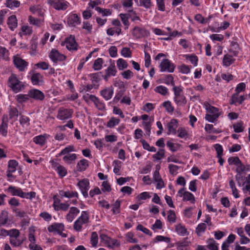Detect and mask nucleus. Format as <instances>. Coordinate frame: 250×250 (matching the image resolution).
Here are the masks:
<instances>
[{
  "instance_id": "bb28decb",
  "label": "nucleus",
  "mask_w": 250,
  "mask_h": 250,
  "mask_svg": "<svg viewBox=\"0 0 250 250\" xmlns=\"http://www.w3.org/2000/svg\"><path fill=\"white\" fill-rule=\"evenodd\" d=\"M132 34L136 38H140L146 34V31L140 27H135L132 31Z\"/></svg>"
},
{
  "instance_id": "4468645a",
  "label": "nucleus",
  "mask_w": 250,
  "mask_h": 250,
  "mask_svg": "<svg viewBox=\"0 0 250 250\" xmlns=\"http://www.w3.org/2000/svg\"><path fill=\"white\" fill-rule=\"evenodd\" d=\"M159 167L157 168L153 174V181L156 184V188L161 189L165 186L164 181L159 172Z\"/></svg>"
},
{
  "instance_id": "6e6d98bb",
  "label": "nucleus",
  "mask_w": 250,
  "mask_h": 250,
  "mask_svg": "<svg viewBox=\"0 0 250 250\" xmlns=\"http://www.w3.org/2000/svg\"><path fill=\"white\" fill-rule=\"evenodd\" d=\"M20 124L23 127H28L30 125V119L29 118L25 116H21L19 120Z\"/></svg>"
},
{
  "instance_id": "052dcab7",
  "label": "nucleus",
  "mask_w": 250,
  "mask_h": 250,
  "mask_svg": "<svg viewBox=\"0 0 250 250\" xmlns=\"http://www.w3.org/2000/svg\"><path fill=\"white\" fill-rule=\"evenodd\" d=\"M95 10L103 16H107L111 14V12L109 9H102L99 7H96Z\"/></svg>"
},
{
  "instance_id": "680f3d73",
  "label": "nucleus",
  "mask_w": 250,
  "mask_h": 250,
  "mask_svg": "<svg viewBox=\"0 0 250 250\" xmlns=\"http://www.w3.org/2000/svg\"><path fill=\"white\" fill-rule=\"evenodd\" d=\"M206 228L207 226L205 223H202L199 224L196 229V231L197 234L198 235H200L205 231Z\"/></svg>"
},
{
  "instance_id": "393cba45",
  "label": "nucleus",
  "mask_w": 250,
  "mask_h": 250,
  "mask_svg": "<svg viewBox=\"0 0 250 250\" xmlns=\"http://www.w3.org/2000/svg\"><path fill=\"white\" fill-rule=\"evenodd\" d=\"M105 71V74L104 76V79L106 81L108 80L109 77L111 76H115L117 72L116 67L114 64L110 65Z\"/></svg>"
},
{
  "instance_id": "20e7f679",
  "label": "nucleus",
  "mask_w": 250,
  "mask_h": 250,
  "mask_svg": "<svg viewBox=\"0 0 250 250\" xmlns=\"http://www.w3.org/2000/svg\"><path fill=\"white\" fill-rule=\"evenodd\" d=\"M89 215L85 211H83L81 216L76 220L74 224V229L76 231H80L82 229L83 225L88 222Z\"/></svg>"
},
{
  "instance_id": "79ce46f5",
  "label": "nucleus",
  "mask_w": 250,
  "mask_h": 250,
  "mask_svg": "<svg viewBox=\"0 0 250 250\" xmlns=\"http://www.w3.org/2000/svg\"><path fill=\"white\" fill-rule=\"evenodd\" d=\"M120 120L115 117H111L107 122L106 126L109 128H113L119 124Z\"/></svg>"
},
{
  "instance_id": "2f4dec72",
  "label": "nucleus",
  "mask_w": 250,
  "mask_h": 250,
  "mask_svg": "<svg viewBox=\"0 0 250 250\" xmlns=\"http://www.w3.org/2000/svg\"><path fill=\"white\" fill-rule=\"evenodd\" d=\"M8 213L6 210H2L0 213V226L5 225L8 221Z\"/></svg>"
},
{
  "instance_id": "0eeeda50",
  "label": "nucleus",
  "mask_w": 250,
  "mask_h": 250,
  "mask_svg": "<svg viewBox=\"0 0 250 250\" xmlns=\"http://www.w3.org/2000/svg\"><path fill=\"white\" fill-rule=\"evenodd\" d=\"M160 71L172 73L174 71L175 65L167 59H164L160 64Z\"/></svg>"
},
{
  "instance_id": "864d4df0",
  "label": "nucleus",
  "mask_w": 250,
  "mask_h": 250,
  "mask_svg": "<svg viewBox=\"0 0 250 250\" xmlns=\"http://www.w3.org/2000/svg\"><path fill=\"white\" fill-rule=\"evenodd\" d=\"M163 106L166 109L167 112L172 113L174 110V107L172 105L171 103L169 101H165L163 103Z\"/></svg>"
},
{
  "instance_id": "f257e3e1",
  "label": "nucleus",
  "mask_w": 250,
  "mask_h": 250,
  "mask_svg": "<svg viewBox=\"0 0 250 250\" xmlns=\"http://www.w3.org/2000/svg\"><path fill=\"white\" fill-rule=\"evenodd\" d=\"M7 85L13 91L18 93L24 88V84L20 81L16 74H12L8 78Z\"/></svg>"
},
{
  "instance_id": "37998d69",
  "label": "nucleus",
  "mask_w": 250,
  "mask_h": 250,
  "mask_svg": "<svg viewBox=\"0 0 250 250\" xmlns=\"http://www.w3.org/2000/svg\"><path fill=\"white\" fill-rule=\"evenodd\" d=\"M235 59H234L232 56L229 55H226L223 58V63L224 65L229 66L233 63Z\"/></svg>"
},
{
  "instance_id": "a211bd4d",
  "label": "nucleus",
  "mask_w": 250,
  "mask_h": 250,
  "mask_svg": "<svg viewBox=\"0 0 250 250\" xmlns=\"http://www.w3.org/2000/svg\"><path fill=\"white\" fill-rule=\"evenodd\" d=\"M80 213V210L76 207L70 208L69 212L65 216V219L68 222H72Z\"/></svg>"
},
{
  "instance_id": "4be33fe9",
  "label": "nucleus",
  "mask_w": 250,
  "mask_h": 250,
  "mask_svg": "<svg viewBox=\"0 0 250 250\" xmlns=\"http://www.w3.org/2000/svg\"><path fill=\"white\" fill-rule=\"evenodd\" d=\"M64 225L62 223H54L48 227V230L51 232L61 233L64 230Z\"/></svg>"
},
{
  "instance_id": "a878e982",
  "label": "nucleus",
  "mask_w": 250,
  "mask_h": 250,
  "mask_svg": "<svg viewBox=\"0 0 250 250\" xmlns=\"http://www.w3.org/2000/svg\"><path fill=\"white\" fill-rule=\"evenodd\" d=\"M49 136V135L47 134L37 136L33 138V142L36 144H38L40 146H43L45 144L46 141Z\"/></svg>"
},
{
  "instance_id": "1a4fd4ad",
  "label": "nucleus",
  "mask_w": 250,
  "mask_h": 250,
  "mask_svg": "<svg viewBox=\"0 0 250 250\" xmlns=\"http://www.w3.org/2000/svg\"><path fill=\"white\" fill-rule=\"evenodd\" d=\"M73 110L70 109L61 107L58 112L57 117L61 120H66L72 117Z\"/></svg>"
},
{
  "instance_id": "72a5a7b5",
  "label": "nucleus",
  "mask_w": 250,
  "mask_h": 250,
  "mask_svg": "<svg viewBox=\"0 0 250 250\" xmlns=\"http://www.w3.org/2000/svg\"><path fill=\"white\" fill-rule=\"evenodd\" d=\"M177 133H178V137L180 138L186 139L188 138L189 134L188 131L185 127H179L177 131Z\"/></svg>"
},
{
  "instance_id": "423d86ee",
  "label": "nucleus",
  "mask_w": 250,
  "mask_h": 250,
  "mask_svg": "<svg viewBox=\"0 0 250 250\" xmlns=\"http://www.w3.org/2000/svg\"><path fill=\"white\" fill-rule=\"evenodd\" d=\"M100 238L101 242L109 248L120 246V243L116 239H111L105 234H101Z\"/></svg>"
},
{
  "instance_id": "dca6fc26",
  "label": "nucleus",
  "mask_w": 250,
  "mask_h": 250,
  "mask_svg": "<svg viewBox=\"0 0 250 250\" xmlns=\"http://www.w3.org/2000/svg\"><path fill=\"white\" fill-rule=\"evenodd\" d=\"M178 126V121L175 119H171L169 123L167 124L168 135L173 134L175 135L177 133V128Z\"/></svg>"
},
{
  "instance_id": "58836bf2",
  "label": "nucleus",
  "mask_w": 250,
  "mask_h": 250,
  "mask_svg": "<svg viewBox=\"0 0 250 250\" xmlns=\"http://www.w3.org/2000/svg\"><path fill=\"white\" fill-rule=\"evenodd\" d=\"M117 66L119 70H123L127 68L128 63L125 60L120 58L117 61Z\"/></svg>"
},
{
  "instance_id": "de8ad7c7",
  "label": "nucleus",
  "mask_w": 250,
  "mask_h": 250,
  "mask_svg": "<svg viewBox=\"0 0 250 250\" xmlns=\"http://www.w3.org/2000/svg\"><path fill=\"white\" fill-rule=\"evenodd\" d=\"M175 230L178 234L182 236L185 235L187 232V229L181 224H179L176 225Z\"/></svg>"
},
{
  "instance_id": "4c0bfd02",
  "label": "nucleus",
  "mask_w": 250,
  "mask_h": 250,
  "mask_svg": "<svg viewBox=\"0 0 250 250\" xmlns=\"http://www.w3.org/2000/svg\"><path fill=\"white\" fill-rule=\"evenodd\" d=\"M121 33L122 29L121 27H111L108 28L106 30V33L108 36H113L115 34H116L117 35H119Z\"/></svg>"
},
{
  "instance_id": "bf43d9fd",
  "label": "nucleus",
  "mask_w": 250,
  "mask_h": 250,
  "mask_svg": "<svg viewBox=\"0 0 250 250\" xmlns=\"http://www.w3.org/2000/svg\"><path fill=\"white\" fill-rule=\"evenodd\" d=\"M103 60L102 58H98L96 59L93 64V67L95 70H99L102 68Z\"/></svg>"
},
{
  "instance_id": "09e8293b",
  "label": "nucleus",
  "mask_w": 250,
  "mask_h": 250,
  "mask_svg": "<svg viewBox=\"0 0 250 250\" xmlns=\"http://www.w3.org/2000/svg\"><path fill=\"white\" fill-rule=\"evenodd\" d=\"M18 162L14 160H11L8 162V170L11 172H14L16 170L18 166Z\"/></svg>"
},
{
  "instance_id": "3c124183",
  "label": "nucleus",
  "mask_w": 250,
  "mask_h": 250,
  "mask_svg": "<svg viewBox=\"0 0 250 250\" xmlns=\"http://www.w3.org/2000/svg\"><path fill=\"white\" fill-rule=\"evenodd\" d=\"M29 98L30 97L28 92L27 94H20L16 96V99L17 101L19 103L25 102L26 101L29 100Z\"/></svg>"
},
{
  "instance_id": "b1692460",
  "label": "nucleus",
  "mask_w": 250,
  "mask_h": 250,
  "mask_svg": "<svg viewBox=\"0 0 250 250\" xmlns=\"http://www.w3.org/2000/svg\"><path fill=\"white\" fill-rule=\"evenodd\" d=\"M30 98L42 100L44 98L43 93L38 89H31L28 91Z\"/></svg>"
},
{
  "instance_id": "5fc2aeb1",
  "label": "nucleus",
  "mask_w": 250,
  "mask_h": 250,
  "mask_svg": "<svg viewBox=\"0 0 250 250\" xmlns=\"http://www.w3.org/2000/svg\"><path fill=\"white\" fill-rule=\"evenodd\" d=\"M165 155V151L164 149H160L156 153L152 156V158L155 160H160L163 159Z\"/></svg>"
},
{
  "instance_id": "a18cd8bd",
  "label": "nucleus",
  "mask_w": 250,
  "mask_h": 250,
  "mask_svg": "<svg viewBox=\"0 0 250 250\" xmlns=\"http://www.w3.org/2000/svg\"><path fill=\"white\" fill-rule=\"evenodd\" d=\"M5 4L7 7L14 9L20 6V2L17 0H7Z\"/></svg>"
},
{
  "instance_id": "f03ea898",
  "label": "nucleus",
  "mask_w": 250,
  "mask_h": 250,
  "mask_svg": "<svg viewBox=\"0 0 250 250\" xmlns=\"http://www.w3.org/2000/svg\"><path fill=\"white\" fill-rule=\"evenodd\" d=\"M20 234V231L17 229H10L9 242L14 247L20 246L25 240V238L21 237Z\"/></svg>"
},
{
  "instance_id": "5701e85b",
  "label": "nucleus",
  "mask_w": 250,
  "mask_h": 250,
  "mask_svg": "<svg viewBox=\"0 0 250 250\" xmlns=\"http://www.w3.org/2000/svg\"><path fill=\"white\" fill-rule=\"evenodd\" d=\"M28 21L31 25L38 28L42 27L44 25L43 19H37L32 16H28Z\"/></svg>"
},
{
  "instance_id": "aec40b11",
  "label": "nucleus",
  "mask_w": 250,
  "mask_h": 250,
  "mask_svg": "<svg viewBox=\"0 0 250 250\" xmlns=\"http://www.w3.org/2000/svg\"><path fill=\"white\" fill-rule=\"evenodd\" d=\"M101 96L106 101L110 100L114 93V89L112 86L104 88L100 91Z\"/></svg>"
},
{
  "instance_id": "338daca9",
  "label": "nucleus",
  "mask_w": 250,
  "mask_h": 250,
  "mask_svg": "<svg viewBox=\"0 0 250 250\" xmlns=\"http://www.w3.org/2000/svg\"><path fill=\"white\" fill-rule=\"evenodd\" d=\"M7 127L8 124L7 122H4V120H3L2 122L0 125V131L1 132L2 135L4 136H5L7 135Z\"/></svg>"
},
{
  "instance_id": "8fccbe9b",
  "label": "nucleus",
  "mask_w": 250,
  "mask_h": 250,
  "mask_svg": "<svg viewBox=\"0 0 250 250\" xmlns=\"http://www.w3.org/2000/svg\"><path fill=\"white\" fill-rule=\"evenodd\" d=\"M77 158L76 154L72 153L65 155L63 157V160L67 164H70L72 161L75 160Z\"/></svg>"
},
{
  "instance_id": "473e14b6",
  "label": "nucleus",
  "mask_w": 250,
  "mask_h": 250,
  "mask_svg": "<svg viewBox=\"0 0 250 250\" xmlns=\"http://www.w3.org/2000/svg\"><path fill=\"white\" fill-rule=\"evenodd\" d=\"M207 243V247L209 250H218L219 244L213 238L208 239Z\"/></svg>"
},
{
  "instance_id": "6ab92c4d",
  "label": "nucleus",
  "mask_w": 250,
  "mask_h": 250,
  "mask_svg": "<svg viewBox=\"0 0 250 250\" xmlns=\"http://www.w3.org/2000/svg\"><path fill=\"white\" fill-rule=\"evenodd\" d=\"M204 106L206 110H207V112L208 114L212 115L213 116H217L218 118L220 115L221 112L219 111L218 108L213 106H211L210 104H209L208 103H205L204 104Z\"/></svg>"
},
{
  "instance_id": "39448f33",
  "label": "nucleus",
  "mask_w": 250,
  "mask_h": 250,
  "mask_svg": "<svg viewBox=\"0 0 250 250\" xmlns=\"http://www.w3.org/2000/svg\"><path fill=\"white\" fill-rule=\"evenodd\" d=\"M47 3L58 10H64L68 6V3L64 0H47Z\"/></svg>"
},
{
  "instance_id": "603ef678",
  "label": "nucleus",
  "mask_w": 250,
  "mask_h": 250,
  "mask_svg": "<svg viewBox=\"0 0 250 250\" xmlns=\"http://www.w3.org/2000/svg\"><path fill=\"white\" fill-rule=\"evenodd\" d=\"M120 206L121 201L119 200H116V202L112 205V211L114 214H117L120 213Z\"/></svg>"
},
{
  "instance_id": "9d476101",
  "label": "nucleus",
  "mask_w": 250,
  "mask_h": 250,
  "mask_svg": "<svg viewBox=\"0 0 250 250\" xmlns=\"http://www.w3.org/2000/svg\"><path fill=\"white\" fill-rule=\"evenodd\" d=\"M77 186L79 188L85 198L88 196V191L89 189V182L88 180L84 179L79 181Z\"/></svg>"
},
{
  "instance_id": "13d9d810",
  "label": "nucleus",
  "mask_w": 250,
  "mask_h": 250,
  "mask_svg": "<svg viewBox=\"0 0 250 250\" xmlns=\"http://www.w3.org/2000/svg\"><path fill=\"white\" fill-rule=\"evenodd\" d=\"M233 128L235 132L240 133L243 132L244 129L243 122L240 121L234 124Z\"/></svg>"
},
{
  "instance_id": "0e129e2a",
  "label": "nucleus",
  "mask_w": 250,
  "mask_h": 250,
  "mask_svg": "<svg viewBox=\"0 0 250 250\" xmlns=\"http://www.w3.org/2000/svg\"><path fill=\"white\" fill-rule=\"evenodd\" d=\"M29 242H36V239L35 236V229L34 228H29V232L28 236Z\"/></svg>"
},
{
  "instance_id": "c756f323",
  "label": "nucleus",
  "mask_w": 250,
  "mask_h": 250,
  "mask_svg": "<svg viewBox=\"0 0 250 250\" xmlns=\"http://www.w3.org/2000/svg\"><path fill=\"white\" fill-rule=\"evenodd\" d=\"M245 100L244 96H239V94H233L231 97L230 104H234L235 103H239L241 104Z\"/></svg>"
},
{
  "instance_id": "e2e57ef3",
  "label": "nucleus",
  "mask_w": 250,
  "mask_h": 250,
  "mask_svg": "<svg viewBox=\"0 0 250 250\" xmlns=\"http://www.w3.org/2000/svg\"><path fill=\"white\" fill-rule=\"evenodd\" d=\"M179 71L185 74H188L190 72V67L186 64H182L178 67Z\"/></svg>"
},
{
  "instance_id": "6e6552de",
  "label": "nucleus",
  "mask_w": 250,
  "mask_h": 250,
  "mask_svg": "<svg viewBox=\"0 0 250 250\" xmlns=\"http://www.w3.org/2000/svg\"><path fill=\"white\" fill-rule=\"evenodd\" d=\"M13 63L16 67L21 71H23L27 67L28 63L21 59L19 55L13 57Z\"/></svg>"
},
{
  "instance_id": "c85d7f7f",
  "label": "nucleus",
  "mask_w": 250,
  "mask_h": 250,
  "mask_svg": "<svg viewBox=\"0 0 250 250\" xmlns=\"http://www.w3.org/2000/svg\"><path fill=\"white\" fill-rule=\"evenodd\" d=\"M9 51L6 48L0 46V61L9 60Z\"/></svg>"
},
{
  "instance_id": "412c9836",
  "label": "nucleus",
  "mask_w": 250,
  "mask_h": 250,
  "mask_svg": "<svg viewBox=\"0 0 250 250\" xmlns=\"http://www.w3.org/2000/svg\"><path fill=\"white\" fill-rule=\"evenodd\" d=\"M7 191L12 196H18L21 198L23 194V191L20 188L12 186L7 188Z\"/></svg>"
},
{
  "instance_id": "f8f14e48",
  "label": "nucleus",
  "mask_w": 250,
  "mask_h": 250,
  "mask_svg": "<svg viewBox=\"0 0 250 250\" xmlns=\"http://www.w3.org/2000/svg\"><path fill=\"white\" fill-rule=\"evenodd\" d=\"M62 45L65 46L69 50H76L77 49V44L74 37L72 35L66 38L65 41L62 42Z\"/></svg>"
},
{
  "instance_id": "f704fd0d",
  "label": "nucleus",
  "mask_w": 250,
  "mask_h": 250,
  "mask_svg": "<svg viewBox=\"0 0 250 250\" xmlns=\"http://www.w3.org/2000/svg\"><path fill=\"white\" fill-rule=\"evenodd\" d=\"M88 166V161L87 160H81L77 164V170L80 171L85 170Z\"/></svg>"
},
{
  "instance_id": "ddd939ff",
  "label": "nucleus",
  "mask_w": 250,
  "mask_h": 250,
  "mask_svg": "<svg viewBox=\"0 0 250 250\" xmlns=\"http://www.w3.org/2000/svg\"><path fill=\"white\" fill-rule=\"evenodd\" d=\"M67 22L70 27H76L81 23V17L77 14L71 13L68 16Z\"/></svg>"
},
{
  "instance_id": "9b49d317",
  "label": "nucleus",
  "mask_w": 250,
  "mask_h": 250,
  "mask_svg": "<svg viewBox=\"0 0 250 250\" xmlns=\"http://www.w3.org/2000/svg\"><path fill=\"white\" fill-rule=\"evenodd\" d=\"M178 195L180 197H183L184 201H189L192 204L195 203V199L193 194L189 191H185L184 188L180 189L178 191Z\"/></svg>"
},
{
  "instance_id": "a19ab883",
  "label": "nucleus",
  "mask_w": 250,
  "mask_h": 250,
  "mask_svg": "<svg viewBox=\"0 0 250 250\" xmlns=\"http://www.w3.org/2000/svg\"><path fill=\"white\" fill-rule=\"evenodd\" d=\"M122 162L118 160H115L113 162L112 166L114 167L113 172L117 175H120V170L122 167Z\"/></svg>"
},
{
  "instance_id": "ea45409f",
  "label": "nucleus",
  "mask_w": 250,
  "mask_h": 250,
  "mask_svg": "<svg viewBox=\"0 0 250 250\" xmlns=\"http://www.w3.org/2000/svg\"><path fill=\"white\" fill-rule=\"evenodd\" d=\"M154 91L163 96H166L168 93V89L163 85L156 86L154 89Z\"/></svg>"
},
{
  "instance_id": "e433bc0d",
  "label": "nucleus",
  "mask_w": 250,
  "mask_h": 250,
  "mask_svg": "<svg viewBox=\"0 0 250 250\" xmlns=\"http://www.w3.org/2000/svg\"><path fill=\"white\" fill-rule=\"evenodd\" d=\"M236 171L238 173H241L242 172H246L250 171V167L248 165H244L241 161L237 165Z\"/></svg>"
},
{
  "instance_id": "49530a36",
  "label": "nucleus",
  "mask_w": 250,
  "mask_h": 250,
  "mask_svg": "<svg viewBox=\"0 0 250 250\" xmlns=\"http://www.w3.org/2000/svg\"><path fill=\"white\" fill-rule=\"evenodd\" d=\"M98 243V235L97 232H93L90 237V244L92 247L96 248Z\"/></svg>"
},
{
  "instance_id": "c03bdc74",
  "label": "nucleus",
  "mask_w": 250,
  "mask_h": 250,
  "mask_svg": "<svg viewBox=\"0 0 250 250\" xmlns=\"http://www.w3.org/2000/svg\"><path fill=\"white\" fill-rule=\"evenodd\" d=\"M42 76L39 73H34L31 77V81L34 84H39L42 82Z\"/></svg>"
},
{
  "instance_id": "4d7b16f0",
  "label": "nucleus",
  "mask_w": 250,
  "mask_h": 250,
  "mask_svg": "<svg viewBox=\"0 0 250 250\" xmlns=\"http://www.w3.org/2000/svg\"><path fill=\"white\" fill-rule=\"evenodd\" d=\"M151 197L150 195V193L148 192H143L139 194L136 199L138 202H140L142 200H146L147 199H149Z\"/></svg>"
},
{
  "instance_id": "7c9ffc66",
  "label": "nucleus",
  "mask_w": 250,
  "mask_h": 250,
  "mask_svg": "<svg viewBox=\"0 0 250 250\" xmlns=\"http://www.w3.org/2000/svg\"><path fill=\"white\" fill-rule=\"evenodd\" d=\"M33 30L31 27L29 25H23L21 27V31L19 33L21 37L23 35H30L32 33Z\"/></svg>"
},
{
  "instance_id": "7ed1b4c3",
  "label": "nucleus",
  "mask_w": 250,
  "mask_h": 250,
  "mask_svg": "<svg viewBox=\"0 0 250 250\" xmlns=\"http://www.w3.org/2000/svg\"><path fill=\"white\" fill-rule=\"evenodd\" d=\"M173 91L174 92L173 100L176 104L178 106L185 104L187 100L185 96L182 93V89L181 88L174 86L173 87Z\"/></svg>"
},
{
  "instance_id": "774afa93",
  "label": "nucleus",
  "mask_w": 250,
  "mask_h": 250,
  "mask_svg": "<svg viewBox=\"0 0 250 250\" xmlns=\"http://www.w3.org/2000/svg\"><path fill=\"white\" fill-rule=\"evenodd\" d=\"M83 28L85 30L87 33L90 34L92 30V25L89 22L84 21L83 22Z\"/></svg>"
},
{
  "instance_id": "f3484780",
  "label": "nucleus",
  "mask_w": 250,
  "mask_h": 250,
  "mask_svg": "<svg viewBox=\"0 0 250 250\" xmlns=\"http://www.w3.org/2000/svg\"><path fill=\"white\" fill-rule=\"evenodd\" d=\"M52 167L57 171L61 177L65 176L67 174L66 168L55 161L52 162Z\"/></svg>"
},
{
  "instance_id": "69168bd1",
  "label": "nucleus",
  "mask_w": 250,
  "mask_h": 250,
  "mask_svg": "<svg viewBox=\"0 0 250 250\" xmlns=\"http://www.w3.org/2000/svg\"><path fill=\"white\" fill-rule=\"evenodd\" d=\"M176 214L174 211L170 210L167 212V220L171 223H173L176 221Z\"/></svg>"
},
{
  "instance_id": "2eb2a0df",
  "label": "nucleus",
  "mask_w": 250,
  "mask_h": 250,
  "mask_svg": "<svg viewBox=\"0 0 250 250\" xmlns=\"http://www.w3.org/2000/svg\"><path fill=\"white\" fill-rule=\"evenodd\" d=\"M49 57L54 62L62 61L65 59V56L63 54L60 53L58 50L55 49L51 51Z\"/></svg>"
},
{
  "instance_id": "cd10ccee",
  "label": "nucleus",
  "mask_w": 250,
  "mask_h": 250,
  "mask_svg": "<svg viewBox=\"0 0 250 250\" xmlns=\"http://www.w3.org/2000/svg\"><path fill=\"white\" fill-rule=\"evenodd\" d=\"M7 25L11 30H14L17 27L18 21L15 15H12L8 18Z\"/></svg>"
},
{
  "instance_id": "c9c22d12",
  "label": "nucleus",
  "mask_w": 250,
  "mask_h": 250,
  "mask_svg": "<svg viewBox=\"0 0 250 250\" xmlns=\"http://www.w3.org/2000/svg\"><path fill=\"white\" fill-rule=\"evenodd\" d=\"M153 4L152 0H139V3L138 6L143 7L146 9L151 8Z\"/></svg>"
}]
</instances>
